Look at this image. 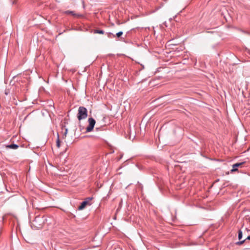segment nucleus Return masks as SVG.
<instances>
[{
	"mask_svg": "<svg viewBox=\"0 0 250 250\" xmlns=\"http://www.w3.org/2000/svg\"><path fill=\"white\" fill-rule=\"evenodd\" d=\"M47 219L44 216H37L31 223V227L34 229H40L46 221Z\"/></svg>",
	"mask_w": 250,
	"mask_h": 250,
	"instance_id": "nucleus-1",
	"label": "nucleus"
},
{
	"mask_svg": "<svg viewBox=\"0 0 250 250\" xmlns=\"http://www.w3.org/2000/svg\"><path fill=\"white\" fill-rule=\"evenodd\" d=\"M87 116V110L84 106H80L77 118L79 121L85 119Z\"/></svg>",
	"mask_w": 250,
	"mask_h": 250,
	"instance_id": "nucleus-2",
	"label": "nucleus"
},
{
	"mask_svg": "<svg viewBox=\"0 0 250 250\" xmlns=\"http://www.w3.org/2000/svg\"><path fill=\"white\" fill-rule=\"evenodd\" d=\"M88 125L86 128V132H90L93 130L96 124V121L93 118H89L88 120Z\"/></svg>",
	"mask_w": 250,
	"mask_h": 250,
	"instance_id": "nucleus-3",
	"label": "nucleus"
},
{
	"mask_svg": "<svg viewBox=\"0 0 250 250\" xmlns=\"http://www.w3.org/2000/svg\"><path fill=\"white\" fill-rule=\"evenodd\" d=\"M245 163V162H241V163H237L232 165V169L231 170V172H233L234 171H237L238 167L240 166H242Z\"/></svg>",
	"mask_w": 250,
	"mask_h": 250,
	"instance_id": "nucleus-4",
	"label": "nucleus"
},
{
	"mask_svg": "<svg viewBox=\"0 0 250 250\" xmlns=\"http://www.w3.org/2000/svg\"><path fill=\"white\" fill-rule=\"evenodd\" d=\"M87 205H88V202L87 201H83L81 205L78 207V210H82Z\"/></svg>",
	"mask_w": 250,
	"mask_h": 250,
	"instance_id": "nucleus-5",
	"label": "nucleus"
},
{
	"mask_svg": "<svg viewBox=\"0 0 250 250\" xmlns=\"http://www.w3.org/2000/svg\"><path fill=\"white\" fill-rule=\"evenodd\" d=\"M6 147L8 148L16 149L19 147V146L18 145L13 144L7 145L6 146Z\"/></svg>",
	"mask_w": 250,
	"mask_h": 250,
	"instance_id": "nucleus-6",
	"label": "nucleus"
},
{
	"mask_svg": "<svg viewBox=\"0 0 250 250\" xmlns=\"http://www.w3.org/2000/svg\"><path fill=\"white\" fill-rule=\"evenodd\" d=\"M93 33L104 34V31L103 30L96 29L93 31Z\"/></svg>",
	"mask_w": 250,
	"mask_h": 250,
	"instance_id": "nucleus-7",
	"label": "nucleus"
},
{
	"mask_svg": "<svg viewBox=\"0 0 250 250\" xmlns=\"http://www.w3.org/2000/svg\"><path fill=\"white\" fill-rule=\"evenodd\" d=\"M106 34H107V37L109 38H112L115 37V35L113 34L111 32H107V33H106Z\"/></svg>",
	"mask_w": 250,
	"mask_h": 250,
	"instance_id": "nucleus-8",
	"label": "nucleus"
},
{
	"mask_svg": "<svg viewBox=\"0 0 250 250\" xmlns=\"http://www.w3.org/2000/svg\"><path fill=\"white\" fill-rule=\"evenodd\" d=\"M56 145H57V146L58 147H60V139H59V135L58 133L57 134V141H56Z\"/></svg>",
	"mask_w": 250,
	"mask_h": 250,
	"instance_id": "nucleus-9",
	"label": "nucleus"
},
{
	"mask_svg": "<svg viewBox=\"0 0 250 250\" xmlns=\"http://www.w3.org/2000/svg\"><path fill=\"white\" fill-rule=\"evenodd\" d=\"M243 236V232L241 230H239L238 231V237L239 240H241Z\"/></svg>",
	"mask_w": 250,
	"mask_h": 250,
	"instance_id": "nucleus-10",
	"label": "nucleus"
},
{
	"mask_svg": "<svg viewBox=\"0 0 250 250\" xmlns=\"http://www.w3.org/2000/svg\"><path fill=\"white\" fill-rule=\"evenodd\" d=\"M247 241V240H246V239L245 240H243L242 241H238L237 242H236L235 244L236 245H241L242 244H243L244 243L246 242Z\"/></svg>",
	"mask_w": 250,
	"mask_h": 250,
	"instance_id": "nucleus-11",
	"label": "nucleus"
},
{
	"mask_svg": "<svg viewBox=\"0 0 250 250\" xmlns=\"http://www.w3.org/2000/svg\"><path fill=\"white\" fill-rule=\"evenodd\" d=\"M123 34V32L122 31H119L116 34L115 36H117L118 38H120Z\"/></svg>",
	"mask_w": 250,
	"mask_h": 250,
	"instance_id": "nucleus-12",
	"label": "nucleus"
},
{
	"mask_svg": "<svg viewBox=\"0 0 250 250\" xmlns=\"http://www.w3.org/2000/svg\"><path fill=\"white\" fill-rule=\"evenodd\" d=\"M65 13L67 14H71V15H72L73 16H75L76 15V14L74 13V12L73 11H69V10H68V11H66L65 12Z\"/></svg>",
	"mask_w": 250,
	"mask_h": 250,
	"instance_id": "nucleus-13",
	"label": "nucleus"
},
{
	"mask_svg": "<svg viewBox=\"0 0 250 250\" xmlns=\"http://www.w3.org/2000/svg\"><path fill=\"white\" fill-rule=\"evenodd\" d=\"M93 199V197H88L86 198L84 201H87L88 202V205H91V203H89V201H91Z\"/></svg>",
	"mask_w": 250,
	"mask_h": 250,
	"instance_id": "nucleus-14",
	"label": "nucleus"
},
{
	"mask_svg": "<svg viewBox=\"0 0 250 250\" xmlns=\"http://www.w3.org/2000/svg\"><path fill=\"white\" fill-rule=\"evenodd\" d=\"M67 132H68V129L66 128L65 129V132H64V133L63 134V136L66 137V136L67 134Z\"/></svg>",
	"mask_w": 250,
	"mask_h": 250,
	"instance_id": "nucleus-15",
	"label": "nucleus"
},
{
	"mask_svg": "<svg viewBox=\"0 0 250 250\" xmlns=\"http://www.w3.org/2000/svg\"><path fill=\"white\" fill-rule=\"evenodd\" d=\"M9 93V90H6L5 91V94L6 95H8Z\"/></svg>",
	"mask_w": 250,
	"mask_h": 250,
	"instance_id": "nucleus-16",
	"label": "nucleus"
},
{
	"mask_svg": "<svg viewBox=\"0 0 250 250\" xmlns=\"http://www.w3.org/2000/svg\"><path fill=\"white\" fill-rule=\"evenodd\" d=\"M247 240H250V235L248 236L246 239Z\"/></svg>",
	"mask_w": 250,
	"mask_h": 250,
	"instance_id": "nucleus-17",
	"label": "nucleus"
},
{
	"mask_svg": "<svg viewBox=\"0 0 250 250\" xmlns=\"http://www.w3.org/2000/svg\"><path fill=\"white\" fill-rule=\"evenodd\" d=\"M71 215L73 216V217H75V215H74L73 214H72Z\"/></svg>",
	"mask_w": 250,
	"mask_h": 250,
	"instance_id": "nucleus-18",
	"label": "nucleus"
},
{
	"mask_svg": "<svg viewBox=\"0 0 250 250\" xmlns=\"http://www.w3.org/2000/svg\"><path fill=\"white\" fill-rule=\"evenodd\" d=\"M96 129L97 130H98V129H99V128H98V127H96Z\"/></svg>",
	"mask_w": 250,
	"mask_h": 250,
	"instance_id": "nucleus-19",
	"label": "nucleus"
}]
</instances>
